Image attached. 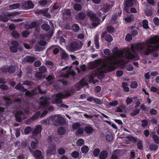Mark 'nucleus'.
I'll list each match as a JSON object with an SVG mask.
<instances>
[{"mask_svg":"<svg viewBox=\"0 0 159 159\" xmlns=\"http://www.w3.org/2000/svg\"><path fill=\"white\" fill-rule=\"evenodd\" d=\"M158 48L159 38L155 36L144 42L132 44L130 48H127L123 51L119 50L118 48H115L112 50L113 55L111 56H109L111 54V50L109 49H105L104 50V53L108 56L105 58V63L103 60L100 59L91 63L89 65L90 69H94L90 76V79L93 81L95 76H97L100 79L103 78L104 73L106 71H111L114 70L115 65L120 63L122 60L121 59L123 57L128 59H134L136 52L148 55Z\"/></svg>","mask_w":159,"mask_h":159,"instance_id":"nucleus-1","label":"nucleus"},{"mask_svg":"<svg viewBox=\"0 0 159 159\" xmlns=\"http://www.w3.org/2000/svg\"><path fill=\"white\" fill-rule=\"evenodd\" d=\"M55 98L53 101V103H60L62 102V98L67 97L70 95V93L68 91L60 93L55 95Z\"/></svg>","mask_w":159,"mask_h":159,"instance_id":"nucleus-2","label":"nucleus"},{"mask_svg":"<svg viewBox=\"0 0 159 159\" xmlns=\"http://www.w3.org/2000/svg\"><path fill=\"white\" fill-rule=\"evenodd\" d=\"M82 44L80 42V44L75 42H73L71 43L70 45L67 47V49L70 52H74L81 48Z\"/></svg>","mask_w":159,"mask_h":159,"instance_id":"nucleus-3","label":"nucleus"},{"mask_svg":"<svg viewBox=\"0 0 159 159\" xmlns=\"http://www.w3.org/2000/svg\"><path fill=\"white\" fill-rule=\"evenodd\" d=\"M15 88L16 90H19L20 91L25 92V94L30 96H32L34 95H35L37 93V92H34V90H33L32 92L29 91H27V90L25 89L20 83H19L17 84L15 86Z\"/></svg>","mask_w":159,"mask_h":159,"instance_id":"nucleus-4","label":"nucleus"},{"mask_svg":"<svg viewBox=\"0 0 159 159\" xmlns=\"http://www.w3.org/2000/svg\"><path fill=\"white\" fill-rule=\"evenodd\" d=\"M62 118L59 115H53L49 117V120H52L54 124L57 125L58 124L60 123Z\"/></svg>","mask_w":159,"mask_h":159,"instance_id":"nucleus-5","label":"nucleus"},{"mask_svg":"<svg viewBox=\"0 0 159 159\" xmlns=\"http://www.w3.org/2000/svg\"><path fill=\"white\" fill-rule=\"evenodd\" d=\"M49 99L45 97H42L40 99V104L42 107H45L49 104Z\"/></svg>","mask_w":159,"mask_h":159,"instance_id":"nucleus-6","label":"nucleus"},{"mask_svg":"<svg viewBox=\"0 0 159 159\" xmlns=\"http://www.w3.org/2000/svg\"><path fill=\"white\" fill-rule=\"evenodd\" d=\"M12 46L10 48V51L12 52H16L17 50V47L19 45L18 42L16 41H13L11 42Z\"/></svg>","mask_w":159,"mask_h":159,"instance_id":"nucleus-7","label":"nucleus"},{"mask_svg":"<svg viewBox=\"0 0 159 159\" xmlns=\"http://www.w3.org/2000/svg\"><path fill=\"white\" fill-rule=\"evenodd\" d=\"M15 117L16 120L18 122L21 121L22 119L26 118L24 113L22 111L17 112L15 115Z\"/></svg>","mask_w":159,"mask_h":159,"instance_id":"nucleus-8","label":"nucleus"},{"mask_svg":"<svg viewBox=\"0 0 159 159\" xmlns=\"http://www.w3.org/2000/svg\"><path fill=\"white\" fill-rule=\"evenodd\" d=\"M22 8L23 9L32 8L34 7V4L30 1L23 2L22 4Z\"/></svg>","mask_w":159,"mask_h":159,"instance_id":"nucleus-9","label":"nucleus"},{"mask_svg":"<svg viewBox=\"0 0 159 159\" xmlns=\"http://www.w3.org/2000/svg\"><path fill=\"white\" fill-rule=\"evenodd\" d=\"M56 151V147L54 145H50L47 151L48 155H49L53 154Z\"/></svg>","mask_w":159,"mask_h":159,"instance_id":"nucleus-10","label":"nucleus"},{"mask_svg":"<svg viewBox=\"0 0 159 159\" xmlns=\"http://www.w3.org/2000/svg\"><path fill=\"white\" fill-rule=\"evenodd\" d=\"M134 2V0H126L125 3V8L127 12H129L128 7H130L132 6Z\"/></svg>","mask_w":159,"mask_h":159,"instance_id":"nucleus-11","label":"nucleus"},{"mask_svg":"<svg viewBox=\"0 0 159 159\" xmlns=\"http://www.w3.org/2000/svg\"><path fill=\"white\" fill-rule=\"evenodd\" d=\"M102 38H105L106 41L108 42H111L113 40L112 37L109 34H107L106 32H103L101 35Z\"/></svg>","mask_w":159,"mask_h":159,"instance_id":"nucleus-12","label":"nucleus"},{"mask_svg":"<svg viewBox=\"0 0 159 159\" xmlns=\"http://www.w3.org/2000/svg\"><path fill=\"white\" fill-rule=\"evenodd\" d=\"M132 140L134 142L137 141V139H136L133 137L129 136L124 139H123V142L127 144H129L130 143Z\"/></svg>","mask_w":159,"mask_h":159,"instance_id":"nucleus-13","label":"nucleus"},{"mask_svg":"<svg viewBox=\"0 0 159 159\" xmlns=\"http://www.w3.org/2000/svg\"><path fill=\"white\" fill-rule=\"evenodd\" d=\"M42 129V128L40 125H39L37 126L32 132L33 135H36L37 134L40 133Z\"/></svg>","mask_w":159,"mask_h":159,"instance_id":"nucleus-14","label":"nucleus"},{"mask_svg":"<svg viewBox=\"0 0 159 159\" xmlns=\"http://www.w3.org/2000/svg\"><path fill=\"white\" fill-rule=\"evenodd\" d=\"M15 70V68L14 66H11L10 67L6 66L5 69H3V71L5 72H8L10 73H13Z\"/></svg>","mask_w":159,"mask_h":159,"instance_id":"nucleus-15","label":"nucleus"},{"mask_svg":"<svg viewBox=\"0 0 159 159\" xmlns=\"http://www.w3.org/2000/svg\"><path fill=\"white\" fill-rule=\"evenodd\" d=\"M93 130V129L92 126L90 125L86 126L84 129V130L86 133L88 134H92Z\"/></svg>","mask_w":159,"mask_h":159,"instance_id":"nucleus-16","label":"nucleus"},{"mask_svg":"<svg viewBox=\"0 0 159 159\" xmlns=\"http://www.w3.org/2000/svg\"><path fill=\"white\" fill-rule=\"evenodd\" d=\"M34 156L36 158V159H43L41 152L39 150L36 151L34 153Z\"/></svg>","mask_w":159,"mask_h":159,"instance_id":"nucleus-17","label":"nucleus"},{"mask_svg":"<svg viewBox=\"0 0 159 159\" xmlns=\"http://www.w3.org/2000/svg\"><path fill=\"white\" fill-rule=\"evenodd\" d=\"M71 67V66H70L69 70L66 74L63 75V77L65 78H68L69 75H70L72 76H74L75 75V73L74 71L70 69Z\"/></svg>","mask_w":159,"mask_h":159,"instance_id":"nucleus-18","label":"nucleus"},{"mask_svg":"<svg viewBox=\"0 0 159 159\" xmlns=\"http://www.w3.org/2000/svg\"><path fill=\"white\" fill-rule=\"evenodd\" d=\"M94 43L96 48L98 49L99 47V36L98 35H96L94 38Z\"/></svg>","mask_w":159,"mask_h":159,"instance_id":"nucleus-19","label":"nucleus"},{"mask_svg":"<svg viewBox=\"0 0 159 159\" xmlns=\"http://www.w3.org/2000/svg\"><path fill=\"white\" fill-rule=\"evenodd\" d=\"M151 135L153 138L154 142L156 143H159V137L154 132L152 133Z\"/></svg>","mask_w":159,"mask_h":159,"instance_id":"nucleus-20","label":"nucleus"},{"mask_svg":"<svg viewBox=\"0 0 159 159\" xmlns=\"http://www.w3.org/2000/svg\"><path fill=\"white\" fill-rule=\"evenodd\" d=\"M107 152L106 151H103L100 153L99 157L100 159H105L107 157Z\"/></svg>","mask_w":159,"mask_h":159,"instance_id":"nucleus-21","label":"nucleus"},{"mask_svg":"<svg viewBox=\"0 0 159 159\" xmlns=\"http://www.w3.org/2000/svg\"><path fill=\"white\" fill-rule=\"evenodd\" d=\"M92 21V25L94 26H97L100 23L99 19L96 17L91 20Z\"/></svg>","mask_w":159,"mask_h":159,"instance_id":"nucleus-22","label":"nucleus"},{"mask_svg":"<svg viewBox=\"0 0 159 159\" xmlns=\"http://www.w3.org/2000/svg\"><path fill=\"white\" fill-rule=\"evenodd\" d=\"M61 57L62 59L66 60L69 57V55L65 51L62 50L61 52Z\"/></svg>","mask_w":159,"mask_h":159,"instance_id":"nucleus-23","label":"nucleus"},{"mask_svg":"<svg viewBox=\"0 0 159 159\" xmlns=\"http://www.w3.org/2000/svg\"><path fill=\"white\" fill-rule=\"evenodd\" d=\"M25 61L28 62H32L34 61L35 60V58L33 57L27 56L25 58Z\"/></svg>","mask_w":159,"mask_h":159,"instance_id":"nucleus-24","label":"nucleus"},{"mask_svg":"<svg viewBox=\"0 0 159 159\" xmlns=\"http://www.w3.org/2000/svg\"><path fill=\"white\" fill-rule=\"evenodd\" d=\"M118 13L117 15L116 14H115L113 15L112 17V19L114 20H116L117 17L120 16L122 12V10L120 9H118Z\"/></svg>","mask_w":159,"mask_h":159,"instance_id":"nucleus-25","label":"nucleus"},{"mask_svg":"<svg viewBox=\"0 0 159 159\" xmlns=\"http://www.w3.org/2000/svg\"><path fill=\"white\" fill-rule=\"evenodd\" d=\"M8 18L7 15H0V20L4 22H7Z\"/></svg>","mask_w":159,"mask_h":159,"instance_id":"nucleus-26","label":"nucleus"},{"mask_svg":"<svg viewBox=\"0 0 159 159\" xmlns=\"http://www.w3.org/2000/svg\"><path fill=\"white\" fill-rule=\"evenodd\" d=\"M87 16L89 17L91 20L93 18L96 17V15L95 13L92 11H89L87 13Z\"/></svg>","mask_w":159,"mask_h":159,"instance_id":"nucleus-27","label":"nucleus"},{"mask_svg":"<svg viewBox=\"0 0 159 159\" xmlns=\"http://www.w3.org/2000/svg\"><path fill=\"white\" fill-rule=\"evenodd\" d=\"M20 7L19 3H15L11 4L9 6V8L10 9H14L18 8Z\"/></svg>","mask_w":159,"mask_h":159,"instance_id":"nucleus-28","label":"nucleus"},{"mask_svg":"<svg viewBox=\"0 0 159 159\" xmlns=\"http://www.w3.org/2000/svg\"><path fill=\"white\" fill-rule=\"evenodd\" d=\"M65 132V129L62 127H61L58 128L57 130L58 134L60 135H62L64 134Z\"/></svg>","mask_w":159,"mask_h":159,"instance_id":"nucleus-29","label":"nucleus"},{"mask_svg":"<svg viewBox=\"0 0 159 159\" xmlns=\"http://www.w3.org/2000/svg\"><path fill=\"white\" fill-rule=\"evenodd\" d=\"M19 14L20 12L16 11L12 13H8L7 14V18H8L11 17H13Z\"/></svg>","mask_w":159,"mask_h":159,"instance_id":"nucleus-30","label":"nucleus"},{"mask_svg":"<svg viewBox=\"0 0 159 159\" xmlns=\"http://www.w3.org/2000/svg\"><path fill=\"white\" fill-rule=\"evenodd\" d=\"M72 29L74 32H77L80 30V27L77 24H75L73 25Z\"/></svg>","mask_w":159,"mask_h":159,"instance_id":"nucleus-31","label":"nucleus"},{"mask_svg":"<svg viewBox=\"0 0 159 159\" xmlns=\"http://www.w3.org/2000/svg\"><path fill=\"white\" fill-rule=\"evenodd\" d=\"M79 88L80 89L84 85L88 86V84L84 80H81L79 84Z\"/></svg>","mask_w":159,"mask_h":159,"instance_id":"nucleus-32","label":"nucleus"},{"mask_svg":"<svg viewBox=\"0 0 159 159\" xmlns=\"http://www.w3.org/2000/svg\"><path fill=\"white\" fill-rule=\"evenodd\" d=\"M81 150L83 153H86L89 151V148L87 146H84L81 148Z\"/></svg>","mask_w":159,"mask_h":159,"instance_id":"nucleus-33","label":"nucleus"},{"mask_svg":"<svg viewBox=\"0 0 159 159\" xmlns=\"http://www.w3.org/2000/svg\"><path fill=\"white\" fill-rule=\"evenodd\" d=\"M149 148L152 150L155 151L157 150L158 146L155 144H152L150 145Z\"/></svg>","mask_w":159,"mask_h":159,"instance_id":"nucleus-34","label":"nucleus"},{"mask_svg":"<svg viewBox=\"0 0 159 159\" xmlns=\"http://www.w3.org/2000/svg\"><path fill=\"white\" fill-rule=\"evenodd\" d=\"M148 23V21L146 20H144L143 21V26L144 28L145 29H148L149 28Z\"/></svg>","mask_w":159,"mask_h":159,"instance_id":"nucleus-35","label":"nucleus"},{"mask_svg":"<svg viewBox=\"0 0 159 159\" xmlns=\"http://www.w3.org/2000/svg\"><path fill=\"white\" fill-rule=\"evenodd\" d=\"M106 137L107 140L108 141H111L113 139V136L110 133L107 134Z\"/></svg>","mask_w":159,"mask_h":159,"instance_id":"nucleus-36","label":"nucleus"},{"mask_svg":"<svg viewBox=\"0 0 159 159\" xmlns=\"http://www.w3.org/2000/svg\"><path fill=\"white\" fill-rule=\"evenodd\" d=\"M122 86L125 91L128 92L129 91V88L128 87V84L125 82L122 83Z\"/></svg>","mask_w":159,"mask_h":159,"instance_id":"nucleus-37","label":"nucleus"},{"mask_svg":"<svg viewBox=\"0 0 159 159\" xmlns=\"http://www.w3.org/2000/svg\"><path fill=\"white\" fill-rule=\"evenodd\" d=\"M107 29L108 32L110 33H112L114 32V28L111 25L108 26L107 28Z\"/></svg>","mask_w":159,"mask_h":159,"instance_id":"nucleus-38","label":"nucleus"},{"mask_svg":"<svg viewBox=\"0 0 159 159\" xmlns=\"http://www.w3.org/2000/svg\"><path fill=\"white\" fill-rule=\"evenodd\" d=\"M42 27L43 29L46 31L48 30L50 28L49 25L46 24H43L42 25Z\"/></svg>","mask_w":159,"mask_h":159,"instance_id":"nucleus-39","label":"nucleus"},{"mask_svg":"<svg viewBox=\"0 0 159 159\" xmlns=\"http://www.w3.org/2000/svg\"><path fill=\"white\" fill-rule=\"evenodd\" d=\"M84 143V141L82 139H79L77 142V144L78 146H81Z\"/></svg>","mask_w":159,"mask_h":159,"instance_id":"nucleus-40","label":"nucleus"},{"mask_svg":"<svg viewBox=\"0 0 159 159\" xmlns=\"http://www.w3.org/2000/svg\"><path fill=\"white\" fill-rule=\"evenodd\" d=\"M41 113L40 112H38L35 113L34 116L32 117V120H35L37 119Z\"/></svg>","mask_w":159,"mask_h":159,"instance_id":"nucleus-41","label":"nucleus"},{"mask_svg":"<svg viewBox=\"0 0 159 159\" xmlns=\"http://www.w3.org/2000/svg\"><path fill=\"white\" fill-rule=\"evenodd\" d=\"M12 35L13 37L15 38H18L20 36L19 33L16 30H13L12 31Z\"/></svg>","mask_w":159,"mask_h":159,"instance_id":"nucleus-42","label":"nucleus"},{"mask_svg":"<svg viewBox=\"0 0 159 159\" xmlns=\"http://www.w3.org/2000/svg\"><path fill=\"white\" fill-rule=\"evenodd\" d=\"M74 7L76 11H80L81 9V6L80 5L78 4H76L74 5Z\"/></svg>","mask_w":159,"mask_h":159,"instance_id":"nucleus-43","label":"nucleus"},{"mask_svg":"<svg viewBox=\"0 0 159 159\" xmlns=\"http://www.w3.org/2000/svg\"><path fill=\"white\" fill-rule=\"evenodd\" d=\"M93 102L96 104L99 105H101L103 103V102L102 100L97 98H95Z\"/></svg>","mask_w":159,"mask_h":159,"instance_id":"nucleus-44","label":"nucleus"},{"mask_svg":"<svg viewBox=\"0 0 159 159\" xmlns=\"http://www.w3.org/2000/svg\"><path fill=\"white\" fill-rule=\"evenodd\" d=\"M143 141L140 140L138 141L137 146L138 148L140 149H142L143 148Z\"/></svg>","mask_w":159,"mask_h":159,"instance_id":"nucleus-45","label":"nucleus"},{"mask_svg":"<svg viewBox=\"0 0 159 159\" xmlns=\"http://www.w3.org/2000/svg\"><path fill=\"white\" fill-rule=\"evenodd\" d=\"M79 155V153L77 151H74L71 153L72 156L75 158H77Z\"/></svg>","mask_w":159,"mask_h":159,"instance_id":"nucleus-46","label":"nucleus"},{"mask_svg":"<svg viewBox=\"0 0 159 159\" xmlns=\"http://www.w3.org/2000/svg\"><path fill=\"white\" fill-rule=\"evenodd\" d=\"M3 98L4 101L6 102L7 104H9L11 103V100L7 97H4Z\"/></svg>","mask_w":159,"mask_h":159,"instance_id":"nucleus-47","label":"nucleus"},{"mask_svg":"<svg viewBox=\"0 0 159 159\" xmlns=\"http://www.w3.org/2000/svg\"><path fill=\"white\" fill-rule=\"evenodd\" d=\"M72 127L73 129H78L80 127V125L79 123H75L73 125Z\"/></svg>","mask_w":159,"mask_h":159,"instance_id":"nucleus-48","label":"nucleus"},{"mask_svg":"<svg viewBox=\"0 0 159 159\" xmlns=\"http://www.w3.org/2000/svg\"><path fill=\"white\" fill-rule=\"evenodd\" d=\"M31 128L30 126L26 127L24 130L25 133V134H27L31 132Z\"/></svg>","mask_w":159,"mask_h":159,"instance_id":"nucleus-49","label":"nucleus"},{"mask_svg":"<svg viewBox=\"0 0 159 159\" xmlns=\"http://www.w3.org/2000/svg\"><path fill=\"white\" fill-rule=\"evenodd\" d=\"M139 109H136L134 111L132 112L131 113V115L133 116H135L139 113Z\"/></svg>","mask_w":159,"mask_h":159,"instance_id":"nucleus-50","label":"nucleus"},{"mask_svg":"<svg viewBox=\"0 0 159 159\" xmlns=\"http://www.w3.org/2000/svg\"><path fill=\"white\" fill-rule=\"evenodd\" d=\"M39 71L42 73H44L47 71V69L45 66H42L39 68Z\"/></svg>","mask_w":159,"mask_h":159,"instance_id":"nucleus-51","label":"nucleus"},{"mask_svg":"<svg viewBox=\"0 0 159 159\" xmlns=\"http://www.w3.org/2000/svg\"><path fill=\"white\" fill-rule=\"evenodd\" d=\"M133 16H130L129 17L125 18V20L128 22H129L132 21L133 19Z\"/></svg>","mask_w":159,"mask_h":159,"instance_id":"nucleus-52","label":"nucleus"},{"mask_svg":"<svg viewBox=\"0 0 159 159\" xmlns=\"http://www.w3.org/2000/svg\"><path fill=\"white\" fill-rule=\"evenodd\" d=\"M77 130L76 134H83L84 130V129L83 128H80V127Z\"/></svg>","mask_w":159,"mask_h":159,"instance_id":"nucleus-53","label":"nucleus"},{"mask_svg":"<svg viewBox=\"0 0 159 159\" xmlns=\"http://www.w3.org/2000/svg\"><path fill=\"white\" fill-rule=\"evenodd\" d=\"M85 16V14L83 12H80L79 14V17L80 19H83Z\"/></svg>","mask_w":159,"mask_h":159,"instance_id":"nucleus-54","label":"nucleus"},{"mask_svg":"<svg viewBox=\"0 0 159 159\" xmlns=\"http://www.w3.org/2000/svg\"><path fill=\"white\" fill-rule=\"evenodd\" d=\"M110 6L108 5L104 6L102 8L104 12H107L110 9Z\"/></svg>","mask_w":159,"mask_h":159,"instance_id":"nucleus-55","label":"nucleus"},{"mask_svg":"<svg viewBox=\"0 0 159 159\" xmlns=\"http://www.w3.org/2000/svg\"><path fill=\"white\" fill-rule=\"evenodd\" d=\"M125 39L127 41H130L132 39V36L130 34H127L126 36Z\"/></svg>","mask_w":159,"mask_h":159,"instance_id":"nucleus-56","label":"nucleus"},{"mask_svg":"<svg viewBox=\"0 0 159 159\" xmlns=\"http://www.w3.org/2000/svg\"><path fill=\"white\" fill-rule=\"evenodd\" d=\"M100 152V150L98 148L95 149L93 152V155L95 156H97Z\"/></svg>","mask_w":159,"mask_h":159,"instance_id":"nucleus-57","label":"nucleus"},{"mask_svg":"<svg viewBox=\"0 0 159 159\" xmlns=\"http://www.w3.org/2000/svg\"><path fill=\"white\" fill-rule=\"evenodd\" d=\"M23 84L24 85H27L28 86H30L32 85L33 83L31 81H25L23 82Z\"/></svg>","mask_w":159,"mask_h":159,"instance_id":"nucleus-58","label":"nucleus"},{"mask_svg":"<svg viewBox=\"0 0 159 159\" xmlns=\"http://www.w3.org/2000/svg\"><path fill=\"white\" fill-rule=\"evenodd\" d=\"M22 34L23 37H26L29 36L30 34L28 31L25 30L22 32Z\"/></svg>","mask_w":159,"mask_h":159,"instance_id":"nucleus-59","label":"nucleus"},{"mask_svg":"<svg viewBox=\"0 0 159 159\" xmlns=\"http://www.w3.org/2000/svg\"><path fill=\"white\" fill-rule=\"evenodd\" d=\"M58 153L60 155H62L64 154L65 151L63 148H60L58 150Z\"/></svg>","mask_w":159,"mask_h":159,"instance_id":"nucleus-60","label":"nucleus"},{"mask_svg":"<svg viewBox=\"0 0 159 159\" xmlns=\"http://www.w3.org/2000/svg\"><path fill=\"white\" fill-rule=\"evenodd\" d=\"M118 102L117 101L115 100L110 102L109 105L111 106H115L118 105Z\"/></svg>","mask_w":159,"mask_h":159,"instance_id":"nucleus-61","label":"nucleus"},{"mask_svg":"<svg viewBox=\"0 0 159 159\" xmlns=\"http://www.w3.org/2000/svg\"><path fill=\"white\" fill-rule=\"evenodd\" d=\"M42 124L43 125H47L49 124L48 120V119H46V120H43L41 121V122Z\"/></svg>","mask_w":159,"mask_h":159,"instance_id":"nucleus-62","label":"nucleus"},{"mask_svg":"<svg viewBox=\"0 0 159 159\" xmlns=\"http://www.w3.org/2000/svg\"><path fill=\"white\" fill-rule=\"evenodd\" d=\"M138 86V84L136 82H133L131 83V87L132 88L134 89L136 88Z\"/></svg>","mask_w":159,"mask_h":159,"instance_id":"nucleus-63","label":"nucleus"},{"mask_svg":"<svg viewBox=\"0 0 159 159\" xmlns=\"http://www.w3.org/2000/svg\"><path fill=\"white\" fill-rule=\"evenodd\" d=\"M153 21L154 24L157 25H159V19L157 17H155L153 19Z\"/></svg>","mask_w":159,"mask_h":159,"instance_id":"nucleus-64","label":"nucleus"}]
</instances>
